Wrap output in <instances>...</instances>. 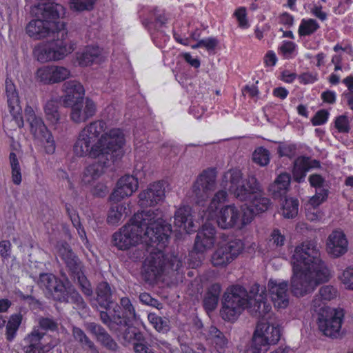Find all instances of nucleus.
Instances as JSON below:
<instances>
[{"instance_id": "nucleus-1", "label": "nucleus", "mask_w": 353, "mask_h": 353, "mask_svg": "<svg viewBox=\"0 0 353 353\" xmlns=\"http://www.w3.org/2000/svg\"><path fill=\"white\" fill-rule=\"evenodd\" d=\"M106 123L97 120L87 125L79 134L74 144V153L96 161L87 166L82 180L85 183L99 179L123 155L124 134L119 128L105 132Z\"/></svg>"}, {"instance_id": "nucleus-2", "label": "nucleus", "mask_w": 353, "mask_h": 353, "mask_svg": "<svg viewBox=\"0 0 353 353\" xmlns=\"http://www.w3.org/2000/svg\"><path fill=\"white\" fill-rule=\"evenodd\" d=\"M291 263L293 274L290 290L294 296H304L330 279V271L320 258L319 250L314 241H305L296 246Z\"/></svg>"}, {"instance_id": "nucleus-3", "label": "nucleus", "mask_w": 353, "mask_h": 353, "mask_svg": "<svg viewBox=\"0 0 353 353\" xmlns=\"http://www.w3.org/2000/svg\"><path fill=\"white\" fill-rule=\"evenodd\" d=\"M158 209L138 212L130 219V222L123 226L112 236L114 246L120 250H127L134 247L143 240L150 243V237L160 233V229L169 225L161 219Z\"/></svg>"}, {"instance_id": "nucleus-4", "label": "nucleus", "mask_w": 353, "mask_h": 353, "mask_svg": "<svg viewBox=\"0 0 353 353\" xmlns=\"http://www.w3.org/2000/svg\"><path fill=\"white\" fill-rule=\"evenodd\" d=\"M63 14L64 8L60 4L49 2L39 5L36 12L37 19L28 23L26 27V33L35 40L44 38L54 40L67 37L65 23L58 21Z\"/></svg>"}, {"instance_id": "nucleus-5", "label": "nucleus", "mask_w": 353, "mask_h": 353, "mask_svg": "<svg viewBox=\"0 0 353 353\" xmlns=\"http://www.w3.org/2000/svg\"><path fill=\"white\" fill-rule=\"evenodd\" d=\"M160 232L157 234L158 236L150 237V246L147 248L150 255L145 259L142 267V277L149 283L155 281L164 272L165 262L163 249L172 232L171 225H165L164 228L160 229Z\"/></svg>"}, {"instance_id": "nucleus-6", "label": "nucleus", "mask_w": 353, "mask_h": 353, "mask_svg": "<svg viewBox=\"0 0 353 353\" xmlns=\"http://www.w3.org/2000/svg\"><path fill=\"white\" fill-rule=\"evenodd\" d=\"M63 89L65 95L61 97L63 105L65 107H71L70 118L73 122H85L95 114L96 104L89 98L84 101V88L79 82L66 81L63 84Z\"/></svg>"}, {"instance_id": "nucleus-7", "label": "nucleus", "mask_w": 353, "mask_h": 353, "mask_svg": "<svg viewBox=\"0 0 353 353\" xmlns=\"http://www.w3.org/2000/svg\"><path fill=\"white\" fill-rule=\"evenodd\" d=\"M38 284L41 288L46 289L57 302L74 304V308L79 310H84L87 307L82 296L68 279L64 282L52 274L41 273Z\"/></svg>"}, {"instance_id": "nucleus-8", "label": "nucleus", "mask_w": 353, "mask_h": 353, "mask_svg": "<svg viewBox=\"0 0 353 353\" xmlns=\"http://www.w3.org/2000/svg\"><path fill=\"white\" fill-rule=\"evenodd\" d=\"M260 285L254 284L249 292L239 285L227 288L222 299V307L220 313L222 318L228 321H235L242 311L253 301V294H258Z\"/></svg>"}, {"instance_id": "nucleus-9", "label": "nucleus", "mask_w": 353, "mask_h": 353, "mask_svg": "<svg viewBox=\"0 0 353 353\" xmlns=\"http://www.w3.org/2000/svg\"><path fill=\"white\" fill-rule=\"evenodd\" d=\"M221 185L225 190H228L236 199L246 202L255 193H259L262 187L254 175L250 174L244 179L243 173L238 169H231L226 172L223 176Z\"/></svg>"}, {"instance_id": "nucleus-10", "label": "nucleus", "mask_w": 353, "mask_h": 353, "mask_svg": "<svg viewBox=\"0 0 353 353\" xmlns=\"http://www.w3.org/2000/svg\"><path fill=\"white\" fill-rule=\"evenodd\" d=\"M252 214L250 210L245 211L243 206L238 208L234 205H225L216 215V222L222 229H241L252 221Z\"/></svg>"}, {"instance_id": "nucleus-11", "label": "nucleus", "mask_w": 353, "mask_h": 353, "mask_svg": "<svg viewBox=\"0 0 353 353\" xmlns=\"http://www.w3.org/2000/svg\"><path fill=\"white\" fill-rule=\"evenodd\" d=\"M343 317L344 312L341 308L322 307L318 314L319 328L324 335L336 338L339 334Z\"/></svg>"}, {"instance_id": "nucleus-12", "label": "nucleus", "mask_w": 353, "mask_h": 353, "mask_svg": "<svg viewBox=\"0 0 353 353\" xmlns=\"http://www.w3.org/2000/svg\"><path fill=\"white\" fill-rule=\"evenodd\" d=\"M50 41L48 46L39 48L34 52L35 57L41 63L62 59L74 50L72 46L68 43L67 37Z\"/></svg>"}, {"instance_id": "nucleus-13", "label": "nucleus", "mask_w": 353, "mask_h": 353, "mask_svg": "<svg viewBox=\"0 0 353 353\" xmlns=\"http://www.w3.org/2000/svg\"><path fill=\"white\" fill-rule=\"evenodd\" d=\"M216 186L215 169H208L199 174L192 185V193L194 201L201 205L212 194Z\"/></svg>"}, {"instance_id": "nucleus-14", "label": "nucleus", "mask_w": 353, "mask_h": 353, "mask_svg": "<svg viewBox=\"0 0 353 353\" xmlns=\"http://www.w3.org/2000/svg\"><path fill=\"white\" fill-rule=\"evenodd\" d=\"M244 243L241 239H234L218 248L211 257L215 267H225L234 260L243 250Z\"/></svg>"}, {"instance_id": "nucleus-15", "label": "nucleus", "mask_w": 353, "mask_h": 353, "mask_svg": "<svg viewBox=\"0 0 353 353\" xmlns=\"http://www.w3.org/2000/svg\"><path fill=\"white\" fill-rule=\"evenodd\" d=\"M56 248L59 256L65 264L70 276L75 282L76 277L84 273L83 263L66 241H58Z\"/></svg>"}, {"instance_id": "nucleus-16", "label": "nucleus", "mask_w": 353, "mask_h": 353, "mask_svg": "<svg viewBox=\"0 0 353 353\" xmlns=\"http://www.w3.org/2000/svg\"><path fill=\"white\" fill-rule=\"evenodd\" d=\"M167 182L159 181L151 183L139 194V205L141 208L152 207L163 201L165 198Z\"/></svg>"}, {"instance_id": "nucleus-17", "label": "nucleus", "mask_w": 353, "mask_h": 353, "mask_svg": "<svg viewBox=\"0 0 353 353\" xmlns=\"http://www.w3.org/2000/svg\"><path fill=\"white\" fill-rule=\"evenodd\" d=\"M6 93L10 112L19 128L23 126V119L21 116V107L19 105V98L15 85L8 79L6 80Z\"/></svg>"}, {"instance_id": "nucleus-18", "label": "nucleus", "mask_w": 353, "mask_h": 353, "mask_svg": "<svg viewBox=\"0 0 353 353\" xmlns=\"http://www.w3.org/2000/svg\"><path fill=\"white\" fill-rule=\"evenodd\" d=\"M138 186L137 178L132 175H125L117 181L110 199L114 202H119L121 199L131 196L137 190Z\"/></svg>"}, {"instance_id": "nucleus-19", "label": "nucleus", "mask_w": 353, "mask_h": 353, "mask_svg": "<svg viewBox=\"0 0 353 353\" xmlns=\"http://www.w3.org/2000/svg\"><path fill=\"white\" fill-rule=\"evenodd\" d=\"M268 286L274 306L278 308H286L289 304L288 282L270 279L268 281Z\"/></svg>"}, {"instance_id": "nucleus-20", "label": "nucleus", "mask_w": 353, "mask_h": 353, "mask_svg": "<svg viewBox=\"0 0 353 353\" xmlns=\"http://www.w3.org/2000/svg\"><path fill=\"white\" fill-rule=\"evenodd\" d=\"M308 181L311 187L315 188V194L310 199L313 206H319L327 199L329 190L325 179L319 174H310Z\"/></svg>"}, {"instance_id": "nucleus-21", "label": "nucleus", "mask_w": 353, "mask_h": 353, "mask_svg": "<svg viewBox=\"0 0 353 353\" xmlns=\"http://www.w3.org/2000/svg\"><path fill=\"white\" fill-rule=\"evenodd\" d=\"M259 289L258 294H253L252 303L247 307L251 315L257 319L263 318L272 308L270 304L267 302L265 288L260 286Z\"/></svg>"}, {"instance_id": "nucleus-22", "label": "nucleus", "mask_w": 353, "mask_h": 353, "mask_svg": "<svg viewBox=\"0 0 353 353\" xmlns=\"http://www.w3.org/2000/svg\"><path fill=\"white\" fill-rule=\"evenodd\" d=\"M347 245L344 233L341 231H334L328 237L327 250L332 257L337 258L347 252Z\"/></svg>"}, {"instance_id": "nucleus-23", "label": "nucleus", "mask_w": 353, "mask_h": 353, "mask_svg": "<svg viewBox=\"0 0 353 353\" xmlns=\"http://www.w3.org/2000/svg\"><path fill=\"white\" fill-rule=\"evenodd\" d=\"M87 329L93 334L99 343L106 348L112 352H116L119 349V345L115 340L101 325L92 322L87 325Z\"/></svg>"}, {"instance_id": "nucleus-24", "label": "nucleus", "mask_w": 353, "mask_h": 353, "mask_svg": "<svg viewBox=\"0 0 353 353\" xmlns=\"http://www.w3.org/2000/svg\"><path fill=\"white\" fill-rule=\"evenodd\" d=\"M174 223L175 227L188 234L196 230L190 206L180 208L175 212Z\"/></svg>"}, {"instance_id": "nucleus-25", "label": "nucleus", "mask_w": 353, "mask_h": 353, "mask_svg": "<svg viewBox=\"0 0 353 353\" xmlns=\"http://www.w3.org/2000/svg\"><path fill=\"white\" fill-rule=\"evenodd\" d=\"M247 202L250 205L243 206L244 210H250L252 212V220L254 216L258 214L267 211L271 206V201L269 198L265 196L263 186L259 193H255Z\"/></svg>"}, {"instance_id": "nucleus-26", "label": "nucleus", "mask_w": 353, "mask_h": 353, "mask_svg": "<svg viewBox=\"0 0 353 353\" xmlns=\"http://www.w3.org/2000/svg\"><path fill=\"white\" fill-rule=\"evenodd\" d=\"M254 332H258L259 336H263L267 342H270V345L277 343L281 338L280 327L264 320L258 321Z\"/></svg>"}, {"instance_id": "nucleus-27", "label": "nucleus", "mask_w": 353, "mask_h": 353, "mask_svg": "<svg viewBox=\"0 0 353 353\" xmlns=\"http://www.w3.org/2000/svg\"><path fill=\"white\" fill-rule=\"evenodd\" d=\"M96 297L92 296L90 299V303L92 306L99 305L100 307H105L112 303V290L107 281L99 283L95 289Z\"/></svg>"}, {"instance_id": "nucleus-28", "label": "nucleus", "mask_w": 353, "mask_h": 353, "mask_svg": "<svg viewBox=\"0 0 353 353\" xmlns=\"http://www.w3.org/2000/svg\"><path fill=\"white\" fill-rule=\"evenodd\" d=\"M25 117L30 126V132L34 136L47 137L49 139L50 132L45 125L43 119L37 117L31 107L27 106L25 109Z\"/></svg>"}, {"instance_id": "nucleus-29", "label": "nucleus", "mask_w": 353, "mask_h": 353, "mask_svg": "<svg viewBox=\"0 0 353 353\" xmlns=\"http://www.w3.org/2000/svg\"><path fill=\"white\" fill-rule=\"evenodd\" d=\"M291 182V176L287 172L281 173L273 183L269 185L268 191L275 199L285 196L289 190Z\"/></svg>"}, {"instance_id": "nucleus-30", "label": "nucleus", "mask_w": 353, "mask_h": 353, "mask_svg": "<svg viewBox=\"0 0 353 353\" xmlns=\"http://www.w3.org/2000/svg\"><path fill=\"white\" fill-rule=\"evenodd\" d=\"M77 59L81 66L85 67L92 63H99L103 60L101 50L97 46H87L77 52Z\"/></svg>"}, {"instance_id": "nucleus-31", "label": "nucleus", "mask_w": 353, "mask_h": 353, "mask_svg": "<svg viewBox=\"0 0 353 353\" xmlns=\"http://www.w3.org/2000/svg\"><path fill=\"white\" fill-rule=\"evenodd\" d=\"M168 19L164 14H159L157 8L150 10L147 15L141 16L143 26L152 33V30H158L167 23Z\"/></svg>"}, {"instance_id": "nucleus-32", "label": "nucleus", "mask_w": 353, "mask_h": 353, "mask_svg": "<svg viewBox=\"0 0 353 353\" xmlns=\"http://www.w3.org/2000/svg\"><path fill=\"white\" fill-rule=\"evenodd\" d=\"M221 291V285L217 283L212 284L207 288L203 299V306L208 313L216 308Z\"/></svg>"}, {"instance_id": "nucleus-33", "label": "nucleus", "mask_w": 353, "mask_h": 353, "mask_svg": "<svg viewBox=\"0 0 353 353\" xmlns=\"http://www.w3.org/2000/svg\"><path fill=\"white\" fill-rule=\"evenodd\" d=\"M61 100L51 99L48 100L44 107V113L46 120L53 125L61 123L62 114L60 111Z\"/></svg>"}, {"instance_id": "nucleus-34", "label": "nucleus", "mask_w": 353, "mask_h": 353, "mask_svg": "<svg viewBox=\"0 0 353 353\" xmlns=\"http://www.w3.org/2000/svg\"><path fill=\"white\" fill-rule=\"evenodd\" d=\"M210 336L212 344L218 353H225L228 347V339L226 336L216 327L210 328Z\"/></svg>"}, {"instance_id": "nucleus-35", "label": "nucleus", "mask_w": 353, "mask_h": 353, "mask_svg": "<svg viewBox=\"0 0 353 353\" xmlns=\"http://www.w3.org/2000/svg\"><path fill=\"white\" fill-rule=\"evenodd\" d=\"M270 345V342L254 332L246 353H266Z\"/></svg>"}, {"instance_id": "nucleus-36", "label": "nucleus", "mask_w": 353, "mask_h": 353, "mask_svg": "<svg viewBox=\"0 0 353 353\" xmlns=\"http://www.w3.org/2000/svg\"><path fill=\"white\" fill-rule=\"evenodd\" d=\"M72 336L83 349L90 350L92 352H97V347L94 342L90 339L84 331L80 327H73Z\"/></svg>"}, {"instance_id": "nucleus-37", "label": "nucleus", "mask_w": 353, "mask_h": 353, "mask_svg": "<svg viewBox=\"0 0 353 353\" xmlns=\"http://www.w3.org/2000/svg\"><path fill=\"white\" fill-rule=\"evenodd\" d=\"M127 208L119 202H114L109 210L107 222L110 225L118 224L123 219Z\"/></svg>"}, {"instance_id": "nucleus-38", "label": "nucleus", "mask_w": 353, "mask_h": 353, "mask_svg": "<svg viewBox=\"0 0 353 353\" xmlns=\"http://www.w3.org/2000/svg\"><path fill=\"white\" fill-rule=\"evenodd\" d=\"M22 315L19 314H12L6 325V339L8 341H12L15 336L16 333L21 323Z\"/></svg>"}, {"instance_id": "nucleus-39", "label": "nucleus", "mask_w": 353, "mask_h": 353, "mask_svg": "<svg viewBox=\"0 0 353 353\" xmlns=\"http://www.w3.org/2000/svg\"><path fill=\"white\" fill-rule=\"evenodd\" d=\"M299 201L294 198H285L283 204L282 214L285 218L293 219L298 214Z\"/></svg>"}, {"instance_id": "nucleus-40", "label": "nucleus", "mask_w": 353, "mask_h": 353, "mask_svg": "<svg viewBox=\"0 0 353 353\" xmlns=\"http://www.w3.org/2000/svg\"><path fill=\"white\" fill-rule=\"evenodd\" d=\"M304 159L298 158L294 162V167L292 169V176L294 181L299 183H301L305 181L306 173L308 172L305 165V163H304Z\"/></svg>"}, {"instance_id": "nucleus-41", "label": "nucleus", "mask_w": 353, "mask_h": 353, "mask_svg": "<svg viewBox=\"0 0 353 353\" xmlns=\"http://www.w3.org/2000/svg\"><path fill=\"white\" fill-rule=\"evenodd\" d=\"M338 295V291L334 286L327 285L321 287L319 290V294L316 295L314 300L313 301L314 305L316 306L318 304V298L320 297L323 301H331L335 299Z\"/></svg>"}, {"instance_id": "nucleus-42", "label": "nucleus", "mask_w": 353, "mask_h": 353, "mask_svg": "<svg viewBox=\"0 0 353 353\" xmlns=\"http://www.w3.org/2000/svg\"><path fill=\"white\" fill-rule=\"evenodd\" d=\"M319 28V26L316 20L303 19L299 28V34L300 36H306L313 34Z\"/></svg>"}, {"instance_id": "nucleus-43", "label": "nucleus", "mask_w": 353, "mask_h": 353, "mask_svg": "<svg viewBox=\"0 0 353 353\" xmlns=\"http://www.w3.org/2000/svg\"><path fill=\"white\" fill-rule=\"evenodd\" d=\"M252 160L261 166L267 165L270 162L269 150L263 147L258 148L252 154Z\"/></svg>"}, {"instance_id": "nucleus-44", "label": "nucleus", "mask_w": 353, "mask_h": 353, "mask_svg": "<svg viewBox=\"0 0 353 353\" xmlns=\"http://www.w3.org/2000/svg\"><path fill=\"white\" fill-rule=\"evenodd\" d=\"M97 0H70V7L74 11H90L94 8Z\"/></svg>"}, {"instance_id": "nucleus-45", "label": "nucleus", "mask_w": 353, "mask_h": 353, "mask_svg": "<svg viewBox=\"0 0 353 353\" xmlns=\"http://www.w3.org/2000/svg\"><path fill=\"white\" fill-rule=\"evenodd\" d=\"M45 334L41 332L39 330L34 329L32 332L29 334L26 338L25 341L29 343L28 345L24 346L23 350L26 352L28 348H32V350H37V346L44 336Z\"/></svg>"}, {"instance_id": "nucleus-46", "label": "nucleus", "mask_w": 353, "mask_h": 353, "mask_svg": "<svg viewBox=\"0 0 353 353\" xmlns=\"http://www.w3.org/2000/svg\"><path fill=\"white\" fill-rule=\"evenodd\" d=\"M148 319L157 330L168 331L169 330L168 320L167 319H163L154 313H150Z\"/></svg>"}, {"instance_id": "nucleus-47", "label": "nucleus", "mask_w": 353, "mask_h": 353, "mask_svg": "<svg viewBox=\"0 0 353 353\" xmlns=\"http://www.w3.org/2000/svg\"><path fill=\"white\" fill-rule=\"evenodd\" d=\"M37 79L45 83V84H51L52 82V65H47L40 68L37 71Z\"/></svg>"}, {"instance_id": "nucleus-48", "label": "nucleus", "mask_w": 353, "mask_h": 353, "mask_svg": "<svg viewBox=\"0 0 353 353\" xmlns=\"http://www.w3.org/2000/svg\"><path fill=\"white\" fill-rule=\"evenodd\" d=\"M75 282L79 284L81 292L86 297H89L90 299L92 298L93 290L90 282L84 273L76 277Z\"/></svg>"}, {"instance_id": "nucleus-49", "label": "nucleus", "mask_w": 353, "mask_h": 353, "mask_svg": "<svg viewBox=\"0 0 353 353\" xmlns=\"http://www.w3.org/2000/svg\"><path fill=\"white\" fill-rule=\"evenodd\" d=\"M214 244V241H211V240L208 238L207 239H199V236H196L194 245V250L192 253H204L207 250L211 249Z\"/></svg>"}, {"instance_id": "nucleus-50", "label": "nucleus", "mask_w": 353, "mask_h": 353, "mask_svg": "<svg viewBox=\"0 0 353 353\" xmlns=\"http://www.w3.org/2000/svg\"><path fill=\"white\" fill-rule=\"evenodd\" d=\"M165 250V248L163 249ZM165 252V250H163ZM163 259H165L164 271L166 269H170L174 271H177L182 265L181 261L174 254H165L164 253Z\"/></svg>"}, {"instance_id": "nucleus-51", "label": "nucleus", "mask_w": 353, "mask_h": 353, "mask_svg": "<svg viewBox=\"0 0 353 353\" xmlns=\"http://www.w3.org/2000/svg\"><path fill=\"white\" fill-rule=\"evenodd\" d=\"M38 323L39 327L45 331L55 332L58 330V323L52 317L40 316Z\"/></svg>"}, {"instance_id": "nucleus-52", "label": "nucleus", "mask_w": 353, "mask_h": 353, "mask_svg": "<svg viewBox=\"0 0 353 353\" xmlns=\"http://www.w3.org/2000/svg\"><path fill=\"white\" fill-rule=\"evenodd\" d=\"M134 321V319L129 318L126 315H117L113 316L112 317V328H109V330L112 332H117L119 331L118 327H125V325H128L131 321Z\"/></svg>"}, {"instance_id": "nucleus-53", "label": "nucleus", "mask_w": 353, "mask_h": 353, "mask_svg": "<svg viewBox=\"0 0 353 353\" xmlns=\"http://www.w3.org/2000/svg\"><path fill=\"white\" fill-rule=\"evenodd\" d=\"M53 76V83L65 80L70 75V71L63 66L52 65Z\"/></svg>"}, {"instance_id": "nucleus-54", "label": "nucleus", "mask_w": 353, "mask_h": 353, "mask_svg": "<svg viewBox=\"0 0 353 353\" xmlns=\"http://www.w3.org/2000/svg\"><path fill=\"white\" fill-rule=\"evenodd\" d=\"M296 147L294 144H288L285 143H280L277 152L280 157H287L292 158L296 154Z\"/></svg>"}, {"instance_id": "nucleus-55", "label": "nucleus", "mask_w": 353, "mask_h": 353, "mask_svg": "<svg viewBox=\"0 0 353 353\" xmlns=\"http://www.w3.org/2000/svg\"><path fill=\"white\" fill-rule=\"evenodd\" d=\"M139 299L143 304L155 307L158 310H161L163 307V304L157 299L152 297L149 293H141L139 296Z\"/></svg>"}, {"instance_id": "nucleus-56", "label": "nucleus", "mask_w": 353, "mask_h": 353, "mask_svg": "<svg viewBox=\"0 0 353 353\" xmlns=\"http://www.w3.org/2000/svg\"><path fill=\"white\" fill-rule=\"evenodd\" d=\"M228 194L225 190L218 191L212 197L210 205L209 210L210 211L216 210L218 208V205L222 202H224L227 198Z\"/></svg>"}, {"instance_id": "nucleus-57", "label": "nucleus", "mask_w": 353, "mask_h": 353, "mask_svg": "<svg viewBox=\"0 0 353 353\" xmlns=\"http://www.w3.org/2000/svg\"><path fill=\"white\" fill-rule=\"evenodd\" d=\"M215 228L210 225L205 224L202 229L198 231L196 235L199 236V239H205L207 240V238H209L211 241L215 243Z\"/></svg>"}, {"instance_id": "nucleus-58", "label": "nucleus", "mask_w": 353, "mask_h": 353, "mask_svg": "<svg viewBox=\"0 0 353 353\" xmlns=\"http://www.w3.org/2000/svg\"><path fill=\"white\" fill-rule=\"evenodd\" d=\"M120 303L121 306L125 310V315L131 318L134 320L137 319V314L135 310L131 303L130 299L128 298H122L121 299Z\"/></svg>"}, {"instance_id": "nucleus-59", "label": "nucleus", "mask_w": 353, "mask_h": 353, "mask_svg": "<svg viewBox=\"0 0 353 353\" xmlns=\"http://www.w3.org/2000/svg\"><path fill=\"white\" fill-rule=\"evenodd\" d=\"M335 128L339 132L347 133L350 131L349 121L345 115H341L335 120Z\"/></svg>"}, {"instance_id": "nucleus-60", "label": "nucleus", "mask_w": 353, "mask_h": 353, "mask_svg": "<svg viewBox=\"0 0 353 353\" xmlns=\"http://www.w3.org/2000/svg\"><path fill=\"white\" fill-rule=\"evenodd\" d=\"M329 116V112L326 110H319L315 115L311 119V122L313 125H321L325 123Z\"/></svg>"}, {"instance_id": "nucleus-61", "label": "nucleus", "mask_w": 353, "mask_h": 353, "mask_svg": "<svg viewBox=\"0 0 353 353\" xmlns=\"http://www.w3.org/2000/svg\"><path fill=\"white\" fill-rule=\"evenodd\" d=\"M18 296L21 299L26 301L32 309H38L41 307V303L31 295H25L21 292H19Z\"/></svg>"}, {"instance_id": "nucleus-62", "label": "nucleus", "mask_w": 353, "mask_h": 353, "mask_svg": "<svg viewBox=\"0 0 353 353\" xmlns=\"http://www.w3.org/2000/svg\"><path fill=\"white\" fill-rule=\"evenodd\" d=\"M342 282L353 290V268H347L341 277Z\"/></svg>"}, {"instance_id": "nucleus-63", "label": "nucleus", "mask_w": 353, "mask_h": 353, "mask_svg": "<svg viewBox=\"0 0 353 353\" xmlns=\"http://www.w3.org/2000/svg\"><path fill=\"white\" fill-rule=\"evenodd\" d=\"M234 15L241 28H246L248 27V21L246 19V10L245 8H239L237 9L234 12Z\"/></svg>"}, {"instance_id": "nucleus-64", "label": "nucleus", "mask_w": 353, "mask_h": 353, "mask_svg": "<svg viewBox=\"0 0 353 353\" xmlns=\"http://www.w3.org/2000/svg\"><path fill=\"white\" fill-rule=\"evenodd\" d=\"M285 238L284 235L281 234V232L278 229H275L272 231L271 234L270 241L276 247H281L284 245Z\"/></svg>"}]
</instances>
